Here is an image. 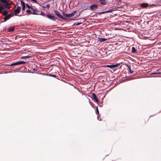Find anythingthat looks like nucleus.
Instances as JSON below:
<instances>
[{"label":"nucleus","mask_w":161,"mask_h":161,"mask_svg":"<svg viewBox=\"0 0 161 161\" xmlns=\"http://www.w3.org/2000/svg\"><path fill=\"white\" fill-rule=\"evenodd\" d=\"M14 26L9 27L8 29V31L9 32H12L14 31Z\"/></svg>","instance_id":"ddd939ff"},{"label":"nucleus","mask_w":161,"mask_h":161,"mask_svg":"<svg viewBox=\"0 0 161 161\" xmlns=\"http://www.w3.org/2000/svg\"><path fill=\"white\" fill-rule=\"evenodd\" d=\"M3 9H4V7L2 6H0V11H2Z\"/></svg>","instance_id":"393cba45"},{"label":"nucleus","mask_w":161,"mask_h":161,"mask_svg":"<svg viewBox=\"0 0 161 161\" xmlns=\"http://www.w3.org/2000/svg\"><path fill=\"white\" fill-rule=\"evenodd\" d=\"M127 67H128V69H129V72L130 73H131V74L133 73V71H132V70H131V68H130V66H128Z\"/></svg>","instance_id":"6ab92c4d"},{"label":"nucleus","mask_w":161,"mask_h":161,"mask_svg":"<svg viewBox=\"0 0 161 161\" xmlns=\"http://www.w3.org/2000/svg\"><path fill=\"white\" fill-rule=\"evenodd\" d=\"M1 11H0V13H1Z\"/></svg>","instance_id":"2f4dec72"},{"label":"nucleus","mask_w":161,"mask_h":161,"mask_svg":"<svg viewBox=\"0 0 161 161\" xmlns=\"http://www.w3.org/2000/svg\"><path fill=\"white\" fill-rule=\"evenodd\" d=\"M31 10L32 11H31V14H36V10L35 9H34L33 8H31Z\"/></svg>","instance_id":"f3484780"},{"label":"nucleus","mask_w":161,"mask_h":161,"mask_svg":"<svg viewBox=\"0 0 161 161\" xmlns=\"http://www.w3.org/2000/svg\"><path fill=\"white\" fill-rule=\"evenodd\" d=\"M26 12L28 13H31V10L29 9H28L26 10Z\"/></svg>","instance_id":"5701e85b"},{"label":"nucleus","mask_w":161,"mask_h":161,"mask_svg":"<svg viewBox=\"0 0 161 161\" xmlns=\"http://www.w3.org/2000/svg\"><path fill=\"white\" fill-rule=\"evenodd\" d=\"M47 17L48 19L50 20H52L53 21H55L56 20L55 17L50 14H47Z\"/></svg>","instance_id":"f03ea898"},{"label":"nucleus","mask_w":161,"mask_h":161,"mask_svg":"<svg viewBox=\"0 0 161 161\" xmlns=\"http://www.w3.org/2000/svg\"><path fill=\"white\" fill-rule=\"evenodd\" d=\"M114 11V9H110L109 10L106 11H105V12H107V13L111 12Z\"/></svg>","instance_id":"412c9836"},{"label":"nucleus","mask_w":161,"mask_h":161,"mask_svg":"<svg viewBox=\"0 0 161 161\" xmlns=\"http://www.w3.org/2000/svg\"><path fill=\"white\" fill-rule=\"evenodd\" d=\"M137 51L135 48L134 47H132V52L133 53H135Z\"/></svg>","instance_id":"a211bd4d"},{"label":"nucleus","mask_w":161,"mask_h":161,"mask_svg":"<svg viewBox=\"0 0 161 161\" xmlns=\"http://www.w3.org/2000/svg\"><path fill=\"white\" fill-rule=\"evenodd\" d=\"M14 15H17V14H15Z\"/></svg>","instance_id":"7c9ffc66"},{"label":"nucleus","mask_w":161,"mask_h":161,"mask_svg":"<svg viewBox=\"0 0 161 161\" xmlns=\"http://www.w3.org/2000/svg\"><path fill=\"white\" fill-rule=\"evenodd\" d=\"M8 5H10V3L8 2V4L5 3L2 4V6L4 7V9L6 8L7 7Z\"/></svg>","instance_id":"2eb2a0df"},{"label":"nucleus","mask_w":161,"mask_h":161,"mask_svg":"<svg viewBox=\"0 0 161 161\" xmlns=\"http://www.w3.org/2000/svg\"><path fill=\"white\" fill-rule=\"evenodd\" d=\"M79 24H77V25H79Z\"/></svg>","instance_id":"72a5a7b5"},{"label":"nucleus","mask_w":161,"mask_h":161,"mask_svg":"<svg viewBox=\"0 0 161 161\" xmlns=\"http://www.w3.org/2000/svg\"><path fill=\"white\" fill-rule=\"evenodd\" d=\"M10 6V5H8L7 7L6 8L8 9H9L11 8V7Z\"/></svg>","instance_id":"a878e982"},{"label":"nucleus","mask_w":161,"mask_h":161,"mask_svg":"<svg viewBox=\"0 0 161 161\" xmlns=\"http://www.w3.org/2000/svg\"><path fill=\"white\" fill-rule=\"evenodd\" d=\"M100 3L101 4L104 5L106 3V2L105 0H100Z\"/></svg>","instance_id":"4468645a"},{"label":"nucleus","mask_w":161,"mask_h":161,"mask_svg":"<svg viewBox=\"0 0 161 161\" xmlns=\"http://www.w3.org/2000/svg\"><path fill=\"white\" fill-rule=\"evenodd\" d=\"M76 11H74L71 14H68V17H71L74 16L76 14Z\"/></svg>","instance_id":"6e6552de"},{"label":"nucleus","mask_w":161,"mask_h":161,"mask_svg":"<svg viewBox=\"0 0 161 161\" xmlns=\"http://www.w3.org/2000/svg\"><path fill=\"white\" fill-rule=\"evenodd\" d=\"M0 1L1 3H3V4H8V2L7 1V0H0Z\"/></svg>","instance_id":"dca6fc26"},{"label":"nucleus","mask_w":161,"mask_h":161,"mask_svg":"<svg viewBox=\"0 0 161 161\" xmlns=\"http://www.w3.org/2000/svg\"><path fill=\"white\" fill-rule=\"evenodd\" d=\"M6 16L4 17V19L5 21H6L7 20L9 19L12 16V15L11 14H10L8 15H5Z\"/></svg>","instance_id":"39448f33"},{"label":"nucleus","mask_w":161,"mask_h":161,"mask_svg":"<svg viewBox=\"0 0 161 161\" xmlns=\"http://www.w3.org/2000/svg\"><path fill=\"white\" fill-rule=\"evenodd\" d=\"M2 13L4 15H6L8 13V12L7 10H5Z\"/></svg>","instance_id":"aec40b11"},{"label":"nucleus","mask_w":161,"mask_h":161,"mask_svg":"<svg viewBox=\"0 0 161 161\" xmlns=\"http://www.w3.org/2000/svg\"><path fill=\"white\" fill-rule=\"evenodd\" d=\"M107 13V12H105V11H103V12H101L100 13V14H104V13Z\"/></svg>","instance_id":"cd10ccee"},{"label":"nucleus","mask_w":161,"mask_h":161,"mask_svg":"<svg viewBox=\"0 0 161 161\" xmlns=\"http://www.w3.org/2000/svg\"><path fill=\"white\" fill-rule=\"evenodd\" d=\"M62 14L64 16L66 17H68V14H66L64 12Z\"/></svg>","instance_id":"4be33fe9"},{"label":"nucleus","mask_w":161,"mask_h":161,"mask_svg":"<svg viewBox=\"0 0 161 161\" xmlns=\"http://www.w3.org/2000/svg\"><path fill=\"white\" fill-rule=\"evenodd\" d=\"M92 96L94 99L95 100V101L97 102L98 103L99 102V100L97 99V97L96 96V95L94 93H92Z\"/></svg>","instance_id":"1a4fd4ad"},{"label":"nucleus","mask_w":161,"mask_h":161,"mask_svg":"<svg viewBox=\"0 0 161 161\" xmlns=\"http://www.w3.org/2000/svg\"><path fill=\"white\" fill-rule=\"evenodd\" d=\"M31 0L33 2H35V3L37 2V1L36 0Z\"/></svg>","instance_id":"c85d7f7f"},{"label":"nucleus","mask_w":161,"mask_h":161,"mask_svg":"<svg viewBox=\"0 0 161 161\" xmlns=\"http://www.w3.org/2000/svg\"><path fill=\"white\" fill-rule=\"evenodd\" d=\"M20 2L22 6V10H24L25 9V3L24 1L21 0L20 1Z\"/></svg>","instance_id":"9d476101"},{"label":"nucleus","mask_w":161,"mask_h":161,"mask_svg":"<svg viewBox=\"0 0 161 161\" xmlns=\"http://www.w3.org/2000/svg\"><path fill=\"white\" fill-rule=\"evenodd\" d=\"M97 7V5L96 4H93L91 5L90 8L91 10H94Z\"/></svg>","instance_id":"423d86ee"},{"label":"nucleus","mask_w":161,"mask_h":161,"mask_svg":"<svg viewBox=\"0 0 161 161\" xmlns=\"http://www.w3.org/2000/svg\"><path fill=\"white\" fill-rule=\"evenodd\" d=\"M107 38H98V41L100 42H102L104 41H106L107 40Z\"/></svg>","instance_id":"f8f14e48"},{"label":"nucleus","mask_w":161,"mask_h":161,"mask_svg":"<svg viewBox=\"0 0 161 161\" xmlns=\"http://www.w3.org/2000/svg\"><path fill=\"white\" fill-rule=\"evenodd\" d=\"M26 63L24 61H19L17 62L12 64H11V66H13L14 65H16L19 64H23Z\"/></svg>","instance_id":"f257e3e1"},{"label":"nucleus","mask_w":161,"mask_h":161,"mask_svg":"<svg viewBox=\"0 0 161 161\" xmlns=\"http://www.w3.org/2000/svg\"><path fill=\"white\" fill-rule=\"evenodd\" d=\"M26 6L28 8H31V6L30 5H29L28 4H26Z\"/></svg>","instance_id":"bb28decb"},{"label":"nucleus","mask_w":161,"mask_h":161,"mask_svg":"<svg viewBox=\"0 0 161 161\" xmlns=\"http://www.w3.org/2000/svg\"><path fill=\"white\" fill-rule=\"evenodd\" d=\"M96 110L97 111V113L98 114H99V111L98 110V107H97L96 108Z\"/></svg>","instance_id":"b1692460"},{"label":"nucleus","mask_w":161,"mask_h":161,"mask_svg":"<svg viewBox=\"0 0 161 161\" xmlns=\"http://www.w3.org/2000/svg\"><path fill=\"white\" fill-rule=\"evenodd\" d=\"M119 64H113V65H108L107 67L109 68H110L112 69H113L114 68H115L118 66H119Z\"/></svg>","instance_id":"20e7f679"},{"label":"nucleus","mask_w":161,"mask_h":161,"mask_svg":"<svg viewBox=\"0 0 161 161\" xmlns=\"http://www.w3.org/2000/svg\"><path fill=\"white\" fill-rule=\"evenodd\" d=\"M54 12L55 15H57V16H58V17L59 18L62 19H64V18L59 13L57 10H54Z\"/></svg>","instance_id":"7ed1b4c3"},{"label":"nucleus","mask_w":161,"mask_h":161,"mask_svg":"<svg viewBox=\"0 0 161 161\" xmlns=\"http://www.w3.org/2000/svg\"><path fill=\"white\" fill-rule=\"evenodd\" d=\"M21 8L19 6H18L17 8L14 11V13H16L17 14H18L20 12V10Z\"/></svg>","instance_id":"0eeeda50"},{"label":"nucleus","mask_w":161,"mask_h":161,"mask_svg":"<svg viewBox=\"0 0 161 161\" xmlns=\"http://www.w3.org/2000/svg\"><path fill=\"white\" fill-rule=\"evenodd\" d=\"M27 56H25V58H27Z\"/></svg>","instance_id":"473e14b6"},{"label":"nucleus","mask_w":161,"mask_h":161,"mask_svg":"<svg viewBox=\"0 0 161 161\" xmlns=\"http://www.w3.org/2000/svg\"><path fill=\"white\" fill-rule=\"evenodd\" d=\"M148 4L147 3H143L141 5V6L143 8H146L148 6Z\"/></svg>","instance_id":"9b49d317"},{"label":"nucleus","mask_w":161,"mask_h":161,"mask_svg":"<svg viewBox=\"0 0 161 161\" xmlns=\"http://www.w3.org/2000/svg\"><path fill=\"white\" fill-rule=\"evenodd\" d=\"M99 119V117H97V119H98V120H99V121H100V120Z\"/></svg>","instance_id":"c756f323"}]
</instances>
